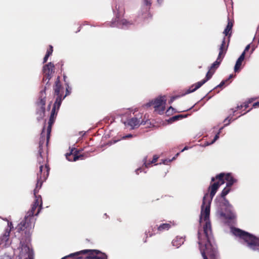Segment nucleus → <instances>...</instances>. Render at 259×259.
Wrapping results in <instances>:
<instances>
[{
    "mask_svg": "<svg viewBox=\"0 0 259 259\" xmlns=\"http://www.w3.org/2000/svg\"><path fill=\"white\" fill-rule=\"evenodd\" d=\"M245 58V53H242L240 57L237 59L236 64L234 66V71L235 72H238L240 71L241 69V66L242 65V62L244 61Z\"/></svg>",
    "mask_w": 259,
    "mask_h": 259,
    "instance_id": "aec40b11",
    "label": "nucleus"
},
{
    "mask_svg": "<svg viewBox=\"0 0 259 259\" xmlns=\"http://www.w3.org/2000/svg\"><path fill=\"white\" fill-rule=\"evenodd\" d=\"M150 161H151V160H149V161H147V163H150Z\"/></svg>",
    "mask_w": 259,
    "mask_h": 259,
    "instance_id": "5fc2aeb1",
    "label": "nucleus"
},
{
    "mask_svg": "<svg viewBox=\"0 0 259 259\" xmlns=\"http://www.w3.org/2000/svg\"><path fill=\"white\" fill-rule=\"evenodd\" d=\"M144 2L145 5L149 6L148 9H145V12L142 14L144 19H148L149 18L152 17V15L149 12L150 7L151 5V3L150 1L149 0H144Z\"/></svg>",
    "mask_w": 259,
    "mask_h": 259,
    "instance_id": "4be33fe9",
    "label": "nucleus"
},
{
    "mask_svg": "<svg viewBox=\"0 0 259 259\" xmlns=\"http://www.w3.org/2000/svg\"><path fill=\"white\" fill-rule=\"evenodd\" d=\"M45 126H44L42 131V132L40 134V137L39 141V146H38V151H43V146L46 141V138L45 135Z\"/></svg>",
    "mask_w": 259,
    "mask_h": 259,
    "instance_id": "b1692460",
    "label": "nucleus"
},
{
    "mask_svg": "<svg viewBox=\"0 0 259 259\" xmlns=\"http://www.w3.org/2000/svg\"><path fill=\"white\" fill-rule=\"evenodd\" d=\"M228 120V123H226V125H228L230 123L231 119H229V117L226 118L225 119L224 122H226Z\"/></svg>",
    "mask_w": 259,
    "mask_h": 259,
    "instance_id": "c03bdc74",
    "label": "nucleus"
},
{
    "mask_svg": "<svg viewBox=\"0 0 259 259\" xmlns=\"http://www.w3.org/2000/svg\"><path fill=\"white\" fill-rule=\"evenodd\" d=\"M170 109H173V108H172L171 107H170L169 108V109L166 111V112H168V111L170 110Z\"/></svg>",
    "mask_w": 259,
    "mask_h": 259,
    "instance_id": "3c124183",
    "label": "nucleus"
},
{
    "mask_svg": "<svg viewBox=\"0 0 259 259\" xmlns=\"http://www.w3.org/2000/svg\"><path fill=\"white\" fill-rule=\"evenodd\" d=\"M233 26V22L228 18V22L227 25L223 33L225 36H228V42L230 41V37L232 34V30Z\"/></svg>",
    "mask_w": 259,
    "mask_h": 259,
    "instance_id": "f3484780",
    "label": "nucleus"
},
{
    "mask_svg": "<svg viewBox=\"0 0 259 259\" xmlns=\"http://www.w3.org/2000/svg\"><path fill=\"white\" fill-rule=\"evenodd\" d=\"M43 153L42 151H38V154L37 157V160L39 164L40 165H44L45 164V161L42 157V153Z\"/></svg>",
    "mask_w": 259,
    "mask_h": 259,
    "instance_id": "473e14b6",
    "label": "nucleus"
},
{
    "mask_svg": "<svg viewBox=\"0 0 259 259\" xmlns=\"http://www.w3.org/2000/svg\"><path fill=\"white\" fill-rule=\"evenodd\" d=\"M249 49H250V45H248L246 47V48H245V50H244V51H243V53H245L247 51H248L249 50Z\"/></svg>",
    "mask_w": 259,
    "mask_h": 259,
    "instance_id": "37998d69",
    "label": "nucleus"
},
{
    "mask_svg": "<svg viewBox=\"0 0 259 259\" xmlns=\"http://www.w3.org/2000/svg\"><path fill=\"white\" fill-rule=\"evenodd\" d=\"M222 60H223L217 58L216 61L211 64L209 69L211 70L212 71L214 70V72L215 70L219 67Z\"/></svg>",
    "mask_w": 259,
    "mask_h": 259,
    "instance_id": "cd10ccee",
    "label": "nucleus"
},
{
    "mask_svg": "<svg viewBox=\"0 0 259 259\" xmlns=\"http://www.w3.org/2000/svg\"><path fill=\"white\" fill-rule=\"evenodd\" d=\"M32 205L36 207L37 208H38L39 207V204H38V203H36L35 202H33Z\"/></svg>",
    "mask_w": 259,
    "mask_h": 259,
    "instance_id": "a18cd8bd",
    "label": "nucleus"
},
{
    "mask_svg": "<svg viewBox=\"0 0 259 259\" xmlns=\"http://www.w3.org/2000/svg\"><path fill=\"white\" fill-rule=\"evenodd\" d=\"M203 84L201 83V81H198L197 83L192 85L189 89L187 90L184 94V95H186L190 94L191 93L194 92L195 91H196L197 89H198L199 88H200Z\"/></svg>",
    "mask_w": 259,
    "mask_h": 259,
    "instance_id": "5701e85b",
    "label": "nucleus"
},
{
    "mask_svg": "<svg viewBox=\"0 0 259 259\" xmlns=\"http://www.w3.org/2000/svg\"><path fill=\"white\" fill-rule=\"evenodd\" d=\"M228 81V80H223L217 87L221 88L223 87Z\"/></svg>",
    "mask_w": 259,
    "mask_h": 259,
    "instance_id": "58836bf2",
    "label": "nucleus"
},
{
    "mask_svg": "<svg viewBox=\"0 0 259 259\" xmlns=\"http://www.w3.org/2000/svg\"><path fill=\"white\" fill-rule=\"evenodd\" d=\"M56 109H57V110H59V109H58V104H56V103H54L52 110L51 111V115L50 116L48 122V126L47 127V133L46 138L47 145H48L49 143V141L50 138L51 132L52 130V127L55 122L56 116L57 115L58 111H56Z\"/></svg>",
    "mask_w": 259,
    "mask_h": 259,
    "instance_id": "9d476101",
    "label": "nucleus"
},
{
    "mask_svg": "<svg viewBox=\"0 0 259 259\" xmlns=\"http://www.w3.org/2000/svg\"><path fill=\"white\" fill-rule=\"evenodd\" d=\"M229 43L226 45V37H224L219 48V53L218 58L223 60L228 50Z\"/></svg>",
    "mask_w": 259,
    "mask_h": 259,
    "instance_id": "dca6fc26",
    "label": "nucleus"
},
{
    "mask_svg": "<svg viewBox=\"0 0 259 259\" xmlns=\"http://www.w3.org/2000/svg\"><path fill=\"white\" fill-rule=\"evenodd\" d=\"M50 106H51V105H50V104H49V108H50Z\"/></svg>",
    "mask_w": 259,
    "mask_h": 259,
    "instance_id": "13d9d810",
    "label": "nucleus"
},
{
    "mask_svg": "<svg viewBox=\"0 0 259 259\" xmlns=\"http://www.w3.org/2000/svg\"><path fill=\"white\" fill-rule=\"evenodd\" d=\"M166 104V100L164 97H159L154 100L151 101L147 103L145 106L150 107L153 106L155 111L157 112L159 114H162L165 110V105Z\"/></svg>",
    "mask_w": 259,
    "mask_h": 259,
    "instance_id": "6e6552de",
    "label": "nucleus"
},
{
    "mask_svg": "<svg viewBox=\"0 0 259 259\" xmlns=\"http://www.w3.org/2000/svg\"><path fill=\"white\" fill-rule=\"evenodd\" d=\"M214 73V70L212 71L211 70L209 69L208 70V71L207 72V73H206L205 78L200 81L201 82V83L203 84H204L207 81H208L209 79H210L211 78V77Z\"/></svg>",
    "mask_w": 259,
    "mask_h": 259,
    "instance_id": "c85d7f7f",
    "label": "nucleus"
},
{
    "mask_svg": "<svg viewBox=\"0 0 259 259\" xmlns=\"http://www.w3.org/2000/svg\"><path fill=\"white\" fill-rule=\"evenodd\" d=\"M233 77V75L231 74V75H230L229 78L227 80H228V81H229L230 79H231Z\"/></svg>",
    "mask_w": 259,
    "mask_h": 259,
    "instance_id": "49530a36",
    "label": "nucleus"
},
{
    "mask_svg": "<svg viewBox=\"0 0 259 259\" xmlns=\"http://www.w3.org/2000/svg\"><path fill=\"white\" fill-rule=\"evenodd\" d=\"M141 171V168H138V169H137L136 170V174H137V175H138V174H139V172H138V171Z\"/></svg>",
    "mask_w": 259,
    "mask_h": 259,
    "instance_id": "de8ad7c7",
    "label": "nucleus"
},
{
    "mask_svg": "<svg viewBox=\"0 0 259 259\" xmlns=\"http://www.w3.org/2000/svg\"><path fill=\"white\" fill-rule=\"evenodd\" d=\"M37 106L45 107L46 105V96H41L38 101L36 102Z\"/></svg>",
    "mask_w": 259,
    "mask_h": 259,
    "instance_id": "2f4dec72",
    "label": "nucleus"
},
{
    "mask_svg": "<svg viewBox=\"0 0 259 259\" xmlns=\"http://www.w3.org/2000/svg\"><path fill=\"white\" fill-rule=\"evenodd\" d=\"M132 137V135L131 134H129V135L126 136V138H129V137Z\"/></svg>",
    "mask_w": 259,
    "mask_h": 259,
    "instance_id": "8fccbe9b",
    "label": "nucleus"
},
{
    "mask_svg": "<svg viewBox=\"0 0 259 259\" xmlns=\"http://www.w3.org/2000/svg\"><path fill=\"white\" fill-rule=\"evenodd\" d=\"M26 252V256L24 259H33V250L29 248V247L26 246L22 248L21 255L22 256L24 252Z\"/></svg>",
    "mask_w": 259,
    "mask_h": 259,
    "instance_id": "412c9836",
    "label": "nucleus"
},
{
    "mask_svg": "<svg viewBox=\"0 0 259 259\" xmlns=\"http://www.w3.org/2000/svg\"><path fill=\"white\" fill-rule=\"evenodd\" d=\"M55 65L52 62L46 64L43 67L44 78L43 81H47L46 85H48L49 80L51 79L53 74L55 72Z\"/></svg>",
    "mask_w": 259,
    "mask_h": 259,
    "instance_id": "9b49d317",
    "label": "nucleus"
},
{
    "mask_svg": "<svg viewBox=\"0 0 259 259\" xmlns=\"http://www.w3.org/2000/svg\"><path fill=\"white\" fill-rule=\"evenodd\" d=\"M221 215L223 217H225V214L224 212H222Z\"/></svg>",
    "mask_w": 259,
    "mask_h": 259,
    "instance_id": "603ef678",
    "label": "nucleus"
},
{
    "mask_svg": "<svg viewBox=\"0 0 259 259\" xmlns=\"http://www.w3.org/2000/svg\"><path fill=\"white\" fill-rule=\"evenodd\" d=\"M45 107L37 106L36 114L38 115V120L42 119L45 116Z\"/></svg>",
    "mask_w": 259,
    "mask_h": 259,
    "instance_id": "a878e982",
    "label": "nucleus"
},
{
    "mask_svg": "<svg viewBox=\"0 0 259 259\" xmlns=\"http://www.w3.org/2000/svg\"><path fill=\"white\" fill-rule=\"evenodd\" d=\"M142 115L139 114L136 117H134L128 119L124 122L125 126L130 127L131 129L137 128L140 126L141 123Z\"/></svg>",
    "mask_w": 259,
    "mask_h": 259,
    "instance_id": "f8f14e48",
    "label": "nucleus"
},
{
    "mask_svg": "<svg viewBox=\"0 0 259 259\" xmlns=\"http://www.w3.org/2000/svg\"><path fill=\"white\" fill-rule=\"evenodd\" d=\"M231 190V188L227 187L224 188L221 194V197L222 198H225V196L230 192Z\"/></svg>",
    "mask_w": 259,
    "mask_h": 259,
    "instance_id": "f704fd0d",
    "label": "nucleus"
},
{
    "mask_svg": "<svg viewBox=\"0 0 259 259\" xmlns=\"http://www.w3.org/2000/svg\"><path fill=\"white\" fill-rule=\"evenodd\" d=\"M220 206L221 207L225 206L228 208L232 207L231 204H230L229 201L226 198H223V201L221 202Z\"/></svg>",
    "mask_w": 259,
    "mask_h": 259,
    "instance_id": "72a5a7b5",
    "label": "nucleus"
},
{
    "mask_svg": "<svg viewBox=\"0 0 259 259\" xmlns=\"http://www.w3.org/2000/svg\"><path fill=\"white\" fill-rule=\"evenodd\" d=\"M40 188H39L38 187H36V186H35V188L33 190V194L35 197V200L34 202L36 203H38L39 204V207H38L37 211L36 213H35V215H38V214L39 213L40 211L41 210L42 208V199L41 197L39 195H37V193H38L39 190Z\"/></svg>",
    "mask_w": 259,
    "mask_h": 259,
    "instance_id": "2eb2a0df",
    "label": "nucleus"
},
{
    "mask_svg": "<svg viewBox=\"0 0 259 259\" xmlns=\"http://www.w3.org/2000/svg\"><path fill=\"white\" fill-rule=\"evenodd\" d=\"M172 225L171 222L162 223L157 227V233H161L165 231H167L171 228Z\"/></svg>",
    "mask_w": 259,
    "mask_h": 259,
    "instance_id": "6ab92c4d",
    "label": "nucleus"
},
{
    "mask_svg": "<svg viewBox=\"0 0 259 259\" xmlns=\"http://www.w3.org/2000/svg\"><path fill=\"white\" fill-rule=\"evenodd\" d=\"M158 158V157L156 155H154L152 160L150 161V163L147 162V158L146 157L145 158H144V164H145V167H148L151 164L155 163V162H156Z\"/></svg>",
    "mask_w": 259,
    "mask_h": 259,
    "instance_id": "c756f323",
    "label": "nucleus"
},
{
    "mask_svg": "<svg viewBox=\"0 0 259 259\" xmlns=\"http://www.w3.org/2000/svg\"><path fill=\"white\" fill-rule=\"evenodd\" d=\"M65 85H66V94H65V95L64 96L63 95V98H64V99L66 96H67L69 95H70V94L71 93V88H70L69 86L68 83H65Z\"/></svg>",
    "mask_w": 259,
    "mask_h": 259,
    "instance_id": "c9c22d12",
    "label": "nucleus"
},
{
    "mask_svg": "<svg viewBox=\"0 0 259 259\" xmlns=\"http://www.w3.org/2000/svg\"><path fill=\"white\" fill-rule=\"evenodd\" d=\"M60 66V67H61V70H62V67L63 66V62L61 61L60 62H59L57 64H56V66Z\"/></svg>",
    "mask_w": 259,
    "mask_h": 259,
    "instance_id": "79ce46f5",
    "label": "nucleus"
},
{
    "mask_svg": "<svg viewBox=\"0 0 259 259\" xmlns=\"http://www.w3.org/2000/svg\"><path fill=\"white\" fill-rule=\"evenodd\" d=\"M255 100L254 98H250L248 100L243 103V105L237 106L235 110L232 109L233 112H235L237 110L242 109L243 107H245V109L247 108L249 106V104L252 103Z\"/></svg>",
    "mask_w": 259,
    "mask_h": 259,
    "instance_id": "393cba45",
    "label": "nucleus"
},
{
    "mask_svg": "<svg viewBox=\"0 0 259 259\" xmlns=\"http://www.w3.org/2000/svg\"><path fill=\"white\" fill-rule=\"evenodd\" d=\"M63 78H64V80L65 82V83H67V82H66V78H67V77H66L65 75H64V76H63Z\"/></svg>",
    "mask_w": 259,
    "mask_h": 259,
    "instance_id": "09e8293b",
    "label": "nucleus"
},
{
    "mask_svg": "<svg viewBox=\"0 0 259 259\" xmlns=\"http://www.w3.org/2000/svg\"><path fill=\"white\" fill-rule=\"evenodd\" d=\"M219 138V133H218L217 134L215 135V136L214 137V139L210 143H208V142L205 144V146H208L210 144H213L215 141H217Z\"/></svg>",
    "mask_w": 259,
    "mask_h": 259,
    "instance_id": "e433bc0d",
    "label": "nucleus"
},
{
    "mask_svg": "<svg viewBox=\"0 0 259 259\" xmlns=\"http://www.w3.org/2000/svg\"><path fill=\"white\" fill-rule=\"evenodd\" d=\"M50 57L49 55H48V54H46L45 57L44 58V60H43V63H45L46 62H47V61H48V58Z\"/></svg>",
    "mask_w": 259,
    "mask_h": 259,
    "instance_id": "ea45409f",
    "label": "nucleus"
},
{
    "mask_svg": "<svg viewBox=\"0 0 259 259\" xmlns=\"http://www.w3.org/2000/svg\"><path fill=\"white\" fill-rule=\"evenodd\" d=\"M157 1L159 3H160L161 2L162 0H157Z\"/></svg>",
    "mask_w": 259,
    "mask_h": 259,
    "instance_id": "864d4df0",
    "label": "nucleus"
},
{
    "mask_svg": "<svg viewBox=\"0 0 259 259\" xmlns=\"http://www.w3.org/2000/svg\"><path fill=\"white\" fill-rule=\"evenodd\" d=\"M186 117H187V115L179 114V115L174 116L171 117V118H170L169 121L170 122H174V121L179 120L180 119H182Z\"/></svg>",
    "mask_w": 259,
    "mask_h": 259,
    "instance_id": "7c9ffc66",
    "label": "nucleus"
},
{
    "mask_svg": "<svg viewBox=\"0 0 259 259\" xmlns=\"http://www.w3.org/2000/svg\"><path fill=\"white\" fill-rule=\"evenodd\" d=\"M227 218H229V219H231V217H227Z\"/></svg>",
    "mask_w": 259,
    "mask_h": 259,
    "instance_id": "4d7b16f0",
    "label": "nucleus"
},
{
    "mask_svg": "<svg viewBox=\"0 0 259 259\" xmlns=\"http://www.w3.org/2000/svg\"><path fill=\"white\" fill-rule=\"evenodd\" d=\"M183 243L184 239L182 238H179L178 237L175 238L171 242L172 245L177 248L179 247Z\"/></svg>",
    "mask_w": 259,
    "mask_h": 259,
    "instance_id": "bb28decb",
    "label": "nucleus"
},
{
    "mask_svg": "<svg viewBox=\"0 0 259 259\" xmlns=\"http://www.w3.org/2000/svg\"><path fill=\"white\" fill-rule=\"evenodd\" d=\"M80 150L72 149L70 152L66 155V158L69 161H76L78 159H83V156L79 154Z\"/></svg>",
    "mask_w": 259,
    "mask_h": 259,
    "instance_id": "4468645a",
    "label": "nucleus"
},
{
    "mask_svg": "<svg viewBox=\"0 0 259 259\" xmlns=\"http://www.w3.org/2000/svg\"><path fill=\"white\" fill-rule=\"evenodd\" d=\"M86 241H87L89 242V241H90V240H89L88 239H86Z\"/></svg>",
    "mask_w": 259,
    "mask_h": 259,
    "instance_id": "6e6d98bb",
    "label": "nucleus"
},
{
    "mask_svg": "<svg viewBox=\"0 0 259 259\" xmlns=\"http://www.w3.org/2000/svg\"><path fill=\"white\" fill-rule=\"evenodd\" d=\"M158 227L157 225L155 226H150L149 229H148V231H146L145 232V235H146V239L144 241V242L145 243L147 242V238L148 237H152V236L158 234V233H157V227Z\"/></svg>",
    "mask_w": 259,
    "mask_h": 259,
    "instance_id": "a211bd4d",
    "label": "nucleus"
},
{
    "mask_svg": "<svg viewBox=\"0 0 259 259\" xmlns=\"http://www.w3.org/2000/svg\"><path fill=\"white\" fill-rule=\"evenodd\" d=\"M252 106L254 108L259 107V101L254 103Z\"/></svg>",
    "mask_w": 259,
    "mask_h": 259,
    "instance_id": "a19ab883",
    "label": "nucleus"
},
{
    "mask_svg": "<svg viewBox=\"0 0 259 259\" xmlns=\"http://www.w3.org/2000/svg\"><path fill=\"white\" fill-rule=\"evenodd\" d=\"M12 228H13V225L12 223H8V226L6 229L5 233L0 237V245L3 244V246H6L9 244V237L10 232L11 231Z\"/></svg>",
    "mask_w": 259,
    "mask_h": 259,
    "instance_id": "ddd939ff",
    "label": "nucleus"
},
{
    "mask_svg": "<svg viewBox=\"0 0 259 259\" xmlns=\"http://www.w3.org/2000/svg\"><path fill=\"white\" fill-rule=\"evenodd\" d=\"M232 232L235 236L243 239L251 249L254 251L259 250L258 238L238 228H233Z\"/></svg>",
    "mask_w": 259,
    "mask_h": 259,
    "instance_id": "39448f33",
    "label": "nucleus"
},
{
    "mask_svg": "<svg viewBox=\"0 0 259 259\" xmlns=\"http://www.w3.org/2000/svg\"><path fill=\"white\" fill-rule=\"evenodd\" d=\"M213 197L206 193L203 198L201 205V219L205 221L203 226V232L205 239L200 238V233L198 232L199 245L200 250L203 259H218L217 248L211 243L212 231L210 222L209 220L210 207L211 200Z\"/></svg>",
    "mask_w": 259,
    "mask_h": 259,
    "instance_id": "f257e3e1",
    "label": "nucleus"
},
{
    "mask_svg": "<svg viewBox=\"0 0 259 259\" xmlns=\"http://www.w3.org/2000/svg\"><path fill=\"white\" fill-rule=\"evenodd\" d=\"M115 9L117 11L115 18L114 20L109 22V24L110 27H119L120 25H131L132 24L130 22L127 21L126 19H123L120 20V18L124 15L125 13L124 9L122 5H116L115 7Z\"/></svg>",
    "mask_w": 259,
    "mask_h": 259,
    "instance_id": "423d86ee",
    "label": "nucleus"
},
{
    "mask_svg": "<svg viewBox=\"0 0 259 259\" xmlns=\"http://www.w3.org/2000/svg\"><path fill=\"white\" fill-rule=\"evenodd\" d=\"M211 182H213L210 184L208 188L209 191H210V195L213 197L220 186L224 184L225 181L227 182L226 187L231 188L233 185L237 182L231 173L222 172L217 175L215 177H212L211 179Z\"/></svg>",
    "mask_w": 259,
    "mask_h": 259,
    "instance_id": "7ed1b4c3",
    "label": "nucleus"
},
{
    "mask_svg": "<svg viewBox=\"0 0 259 259\" xmlns=\"http://www.w3.org/2000/svg\"><path fill=\"white\" fill-rule=\"evenodd\" d=\"M86 255L85 259H107L106 253L97 249H84L67 255L61 259H81Z\"/></svg>",
    "mask_w": 259,
    "mask_h": 259,
    "instance_id": "20e7f679",
    "label": "nucleus"
},
{
    "mask_svg": "<svg viewBox=\"0 0 259 259\" xmlns=\"http://www.w3.org/2000/svg\"><path fill=\"white\" fill-rule=\"evenodd\" d=\"M39 172L37 174L36 187L41 188L42 183L46 180L49 175L50 167L48 163H45L44 165H39Z\"/></svg>",
    "mask_w": 259,
    "mask_h": 259,
    "instance_id": "1a4fd4ad",
    "label": "nucleus"
},
{
    "mask_svg": "<svg viewBox=\"0 0 259 259\" xmlns=\"http://www.w3.org/2000/svg\"><path fill=\"white\" fill-rule=\"evenodd\" d=\"M53 90L54 96L56 97L55 103L58 104V109H59L62 101L64 99V98H63L64 88L60 82V76H58L55 81V84L53 86Z\"/></svg>",
    "mask_w": 259,
    "mask_h": 259,
    "instance_id": "0eeeda50",
    "label": "nucleus"
},
{
    "mask_svg": "<svg viewBox=\"0 0 259 259\" xmlns=\"http://www.w3.org/2000/svg\"><path fill=\"white\" fill-rule=\"evenodd\" d=\"M53 52V47L52 46L50 45L49 48L48 49L46 54H48V55H49L50 56L51 55H52Z\"/></svg>",
    "mask_w": 259,
    "mask_h": 259,
    "instance_id": "4c0bfd02",
    "label": "nucleus"
},
{
    "mask_svg": "<svg viewBox=\"0 0 259 259\" xmlns=\"http://www.w3.org/2000/svg\"><path fill=\"white\" fill-rule=\"evenodd\" d=\"M36 208V207L32 205L30 210L27 212L24 219L16 228L17 232L21 233L23 239L26 241L29 240L33 230L35 221V220L33 218V215H35L34 213Z\"/></svg>",
    "mask_w": 259,
    "mask_h": 259,
    "instance_id": "f03ea898",
    "label": "nucleus"
}]
</instances>
